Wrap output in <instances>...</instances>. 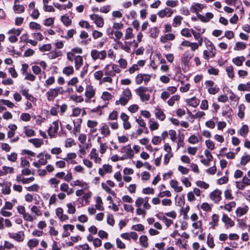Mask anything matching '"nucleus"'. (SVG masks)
<instances>
[{
    "mask_svg": "<svg viewBox=\"0 0 250 250\" xmlns=\"http://www.w3.org/2000/svg\"><path fill=\"white\" fill-rule=\"evenodd\" d=\"M148 91V88L145 86H140L135 90L136 94L138 95L142 102H146L149 101L150 99V95L146 92Z\"/></svg>",
    "mask_w": 250,
    "mask_h": 250,
    "instance_id": "obj_1",
    "label": "nucleus"
},
{
    "mask_svg": "<svg viewBox=\"0 0 250 250\" xmlns=\"http://www.w3.org/2000/svg\"><path fill=\"white\" fill-rule=\"evenodd\" d=\"M62 89V87H57L55 88L50 89L46 93L47 100L49 101H53L54 99L58 96L59 93L62 94L61 90Z\"/></svg>",
    "mask_w": 250,
    "mask_h": 250,
    "instance_id": "obj_2",
    "label": "nucleus"
},
{
    "mask_svg": "<svg viewBox=\"0 0 250 250\" xmlns=\"http://www.w3.org/2000/svg\"><path fill=\"white\" fill-rule=\"evenodd\" d=\"M91 56L93 60H96L98 59L104 60L106 57V52L105 50L99 51L96 49L92 50L90 53Z\"/></svg>",
    "mask_w": 250,
    "mask_h": 250,
    "instance_id": "obj_3",
    "label": "nucleus"
},
{
    "mask_svg": "<svg viewBox=\"0 0 250 250\" xmlns=\"http://www.w3.org/2000/svg\"><path fill=\"white\" fill-rule=\"evenodd\" d=\"M90 19L94 21L95 23L97 26L102 27L104 25L103 18L97 14H93L90 16Z\"/></svg>",
    "mask_w": 250,
    "mask_h": 250,
    "instance_id": "obj_4",
    "label": "nucleus"
},
{
    "mask_svg": "<svg viewBox=\"0 0 250 250\" xmlns=\"http://www.w3.org/2000/svg\"><path fill=\"white\" fill-rule=\"evenodd\" d=\"M9 237L15 239L19 242L22 241L24 239V233L22 231H19L17 233H8Z\"/></svg>",
    "mask_w": 250,
    "mask_h": 250,
    "instance_id": "obj_5",
    "label": "nucleus"
},
{
    "mask_svg": "<svg viewBox=\"0 0 250 250\" xmlns=\"http://www.w3.org/2000/svg\"><path fill=\"white\" fill-rule=\"evenodd\" d=\"M221 194L222 192L221 190L219 189H216L210 193V198L215 202H218L221 199Z\"/></svg>",
    "mask_w": 250,
    "mask_h": 250,
    "instance_id": "obj_6",
    "label": "nucleus"
},
{
    "mask_svg": "<svg viewBox=\"0 0 250 250\" xmlns=\"http://www.w3.org/2000/svg\"><path fill=\"white\" fill-rule=\"evenodd\" d=\"M173 14L172 9L169 8H166L164 9L159 11L157 15L160 18H163L165 17H169Z\"/></svg>",
    "mask_w": 250,
    "mask_h": 250,
    "instance_id": "obj_7",
    "label": "nucleus"
},
{
    "mask_svg": "<svg viewBox=\"0 0 250 250\" xmlns=\"http://www.w3.org/2000/svg\"><path fill=\"white\" fill-rule=\"evenodd\" d=\"M215 49V47L213 45L212 42H210V49L209 51L204 50L203 52V57L205 59L208 60L209 57L213 58L215 56V53L213 52Z\"/></svg>",
    "mask_w": 250,
    "mask_h": 250,
    "instance_id": "obj_8",
    "label": "nucleus"
},
{
    "mask_svg": "<svg viewBox=\"0 0 250 250\" xmlns=\"http://www.w3.org/2000/svg\"><path fill=\"white\" fill-rule=\"evenodd\" d=\"M95 95V90L92 85H89L86 87L85 96L89 99Z\"/></svg>",
    "mask_w": 250,
    "mask_h": 250,
    "instance_id": "obj_9",
    "label": "nucleus"
},
{
    "mask_svg": "<svg viewBox=\"0 0 250 250\" xmlns=\"http://www.w3.org/2000/svg\"><path fill=\"white\" fill-rule=\"evenodd\" d=\"M121 152L123 153H125V154H126L129 157V159H131L134 157L133 151L129 145L125 146H124L122 148Z\"/></svg>",
    "mask_w": 250,
    "mask_h": 250,
    "instance_id": "obj_10",
    "label": "nucleus"
},
{
    "mask_svg": "<svg viewBox=\"0 0 250 250\" xmlns=\"http://www.w3.org/2000/svg\"><path fill=\"white\" fill-rule=\"evenodd\" d=\"M75 67L76 70H79L83 64V59L81 56L78 55L74 58Z\"/></svg>",
    "mask_w": 250,
    "mask_h": 250,
    "instance_id": "obj_11",
    "label": "nucleus"
},
{
    "mask_svg": "<svg viewBox=\"0 0 250 250\" xmlns=\"http://www.w3.org/2000/svg\"><path fill=\"white\" fill-rule=\"evenodd\" d=\"M203 7L204 5L203 4L196 3L190 7V10L191 12H195L197 14V13H199V11H201L202 10Z\"/></svg>",
    "mask_w": 250,
    "mask_h": 250,
    "instance_id": "obj_12",
    "label": "nucleus"
},
{
    "mask_svg": "<svg viewBox=\"0 0 250 250\" xmlns=\"http://www.w3.org/2000/svg\"><path fill=\"white\" fill-rule=\"evenodd\" d=\"M53 124L54 125V127H50L48 131V133L51 137L54 136V134L57 133L59 129V125L57 122H54L53 123Z\"/></svg>",
    "mask_w": 250,
    "mask_h": 250,
    "instance_id": "obj_13",
    "label": "nucleus"
},
{
    "mask_svg": "<svg viewBox=\"0 0 250 250\" xmlns=\"http://www.w3.org/2000/svg\"><path fill=\"white\" fill-rule=\"evenodd\" d=\"M171 187L174 188V190L177 192H181L183 190L181 186H178V182L175 180H171L170 183Z\"/></svg>",
    "mask_w": 250,
    "mask_h": 250,
    "instance_id": "obj_14",
    "label": "nucleus"
},
{
    "mask_svg": "<svg viewBox=\"0 0 250 250\" xmlns=\"http://www.w3.org/2000/svg\"><path fill=\"white\" fill-rule=\"evenodd\" d=\"M3 186H2L3 188L1 189V192L2 194L4 195H9L10 194L11 190V185L10 183L8 184H2Z\"/></svg>",
    "mask_w": 250,
    "mask_h": 250,
    "instance_id": "obj_15",
    "label": "nucleus"
},
{
    "mask_svg": "<svg viewBox=\"0 0 250 250\" xmlns=\"http://www.w3.org/2000/svg\"><path fill=\"white\" fill-rule=\"evenodd\" d=\"M249 208L247 206H245L244 208H238L236 210V214L237 216L240 217L245 214L248 211Z\"/></svg>",
    "mask_w": 250,
    "mask_h": 250,
    "instance_id": "obj_16",
    "label": "nucleus"
},
{
    "mask_svg": "<svg viewBox=\"0 0 250 250\" xmlns=\"http://www.w3.org/2000/svg\"><path fill=\"white\" fill-rule=\"evenodd\" d=\"M222 220L226 225H229L230 227L234 225V222L226 214H224L223 215Z\"/></svg>",
    "mask_w": 250,
    "mask_h": 250,
    "instance_id": "obj_17",
    "label": "nucleus"
},
{
    "mask_svg": "<svg viewBox=\"0 0 250 250\" xmlns=\"http://www.w3.org/2000/svg\"><path fill=\"white\" fill-rule=\"evenodd\" d=\"M147 240L148 239L146 235L141 236L139 238L140 245L145 248H147L148 247Z\"/></svg>",
    "mask_w": 250,
    "mask_h": 250,
    "instance_id": "obj_18",
    "label": "nucleus"
},
{
    "mask_svg": "<svg viewBox=\"0 0 250 250\" xmlns=\"http://www.w3.org/2000/svg\"><path fill=\"white\" fill-rule=\"evenodd\" d=\"M110 64H107L105 65V66L104 68V73L105 75L106 76H109L111 77H114L115 76V73L112 70V68H110Z\"/></svg>",
    "mask_w": 250,
    "mask_h": 250,
    "instance_id": "obj_19",
    "label": "nucleus"
},
{
    "mask_svg": "<svg viewBox=\"0 0 250 250\" xmlns=\"http://www.w3.org/2000/svg\"><path fill=\"white\" fill-rule=\"evenodd\" d=\"M245 60V58L244 56L237 57L232 59V62L237 66H241L243 62Z\"/></svg>",
    "mask_w": 250,
    "mask_h": 250,
    "instance_id": "obj_20",
    "label": "nucleus"
},
{
    "mask_svg": "<svg viewBox=\"0 0 250 250\" xmlns=\"http://www.w3.org/2000/svg\"><path fill=\"white\" fill-rule=\"evenodd\" d=\"M187 102L193 107H196L200 103V100L195 97H192L187 100Z\"/></svg>",
    "mask_w": 250,
    "mask_h": 250,
    "instance_id": "obj_21",
    "label": "nucleus"
},
{
    "mask_svg": "<svg viewBox=\"0 0 250 250\" xmlns=\"http://www.w3.org/2000/svg\"><path fill=\"white\" fill-rule=\"evenodd\" d=\"M2 169L3 171L0 170V176L5 175L8 173H12L14 171V169L12 167L3 166Z\"/></svg>",
    "mask_w": 250,
    "mask_h": 250,
    "instance_id": "obj_22",
    "label": "nucleus"
},
{
    "mask_svg": "<svg viewBox=\"0 0 250 250\" xmlns=\"http://www.w3.org/2000/svg\"><path fill=\"white\" fill-rule=\"evenodd\" d=\"M29 142L33 144L36 147H40L43 144V141L38 138L30 139L29 140Z\"/></svg>",
    "mask_w": 250,
    "mask_h": 250,
    "instance_id": "obj_23",
    "label": "nucleus"
},
{
    "mask_svg": "<svg viewBox=\"0 0 250 250\" xmlns=\"http://www.w3.org/2000/svg\"><path fill=\"white\" fill-rule=\"evenodd\" d=\"M219 221V216L216 214H214L212 216V221L209 223V225L211 226L213 229L218 225Z\"/></svg>",
    "mask_w": 250,
    "mask_h": 250,
    "instance_id": "obj_24",
    "label": "nucleus"
},
{
    "mask_svg": "<svg viewBox=\"0 0 250 250\" xmlns=\"http://www.w3.org/2000/svg\"><path fill=\"white\" fill-rule=\"evenodd\" d=\"M101 130V133L104 135V137H106L110 134V131L107 125L104 124L102 126Z\"/></svg>",
    "mask_w": 250,
    "mask_h": 250,
    "instance_id": "obj_25",
    "label": "nucleus"
},
{
    "mask_svg": "<svg viewBox=\"0 0 250 250\" xmlns=\"http://www.w3.org/2000/svg\"><path fill=\"white\" fill-rule=\"evenodd\" d=\"M238 90L239 91H250V83H248L246 84L241 83L238 86Z\"/></svg>",
    "mask_w": 250,
    "mask_h": 250,
    "instance_id": "obj_26",
    "label": "nucleus"
},
{
    "mask_svg": "<svg viewBox=\"0 0 250 250\" xmlns=\"http://www.w3.org/2000/svg\"><path fill=\"white\" fill-rule=\"evenodd\" d=\"M155 115L157 118L162 121H164L166 118L165 114L164 113L162 110L160 108L156 109Z\"/></svg>",
    "mask_w": 250,
    "mask_h": 250,
    "instance_id": "obj_27",
    "label": "nucleus"
},
{
    "mask_svg": "<svg viewBox=\"0 0 250 250\" xmlns=\"http://www.w3.org/2000/svg\"><path fill=\"white\" fill-rule=\"evenodd\" d=\"M62 72L67 76L72 75L74 73V68L72 66L65 67L63 68Z\"/></svg>",
    "mask_w": 250,
    "mask_h": 250,
    "instance_id": "obj_28",
    "label": "nucleus"
},
{
    "mask_svg": "<svg viewBox=\"0 0 250 250\" xmlns=\"http://www.w3.org/2000/svg\"><path fill=\"white\" fill-rule=\"evenodd\" d=\"M249 131L248 126L246 125H243L239 130L240 135L246 137Z\"/></svg>",
    "mask_w": 250,
    "mask_h": 250,
    "instance_id": "obj_29",
    "label": "nucleus"
},
{
    "mask_svg": "<svg viewBox=\"0 0 250 250\" xmlns=\"http://www.w3.org/2000/svg\"><path fill=\"white\" fill-rule=\"evenodd\" d=\"M226 71L228 77L231 79H233L234 77V71L233 66L230 65L226 67Z\"/></svg>",
    "mask_w": 250,
    "mask_h": 250,
    "instance_id": "obj_30",
    "label": "nucleus"
},
{
    "mask_svg": "<svg viewBox=\"0 0 250 250\" xmlns=\"http://www.w3.org/2000/svg\"><path fill=\"white\" fill-rule=\"evenodd\" d=\"M62 52L61 51H53L50 52L49 57L51 59H55L59 56H62Z\"/></svg>",
    "mask_w": 250,
    "mask_h": 250,
    "instance_id": "obj_31",
    "label": "nucleus"
},
{
    "mask_svg": "<svg viewBox=\"0 0 250 250\" xmlns=\"http://www.w3.org/2000/svg\"><path fill=\"white\" fill-rule=\"evenodd\" d=\"M180 97L177 95L172 96L170 99L167 101V104L169 106H173L175 102L179 100Z\"/></svg>",
    "mask_w": 250,
    "mask_h": 250,
    "instance_id": "obj_32",
    "label": "nucleus"
},
{
    "mask_svg": "<svg viewBox=\"0 0 250 250\" xmlns=\"http://www.w3.org/2000/svg\"><path fill=\"white\" fill-rule=\"evenodd\" d=\"M238 109H239V110H238V112L237 114L238 116L241 119H243V118L244 117V111L245 109V105L243 104H241L239 105L238 106Z\"/></svg>",
    "mask_w": 250,
    "mask_h": 250,
    "instance_id": "obj_33",
    "label": "nucleus"
},
{
    "mask_svg": "<svg viewBox=\"0 0 250 250\" xmlns=\"http://www.w3.org/2000/svg\"><path fill=\"white\" fill-rule=\"evenodd\" d=\"M96 201L97 202V204L95 205L96 208L99 210H104V208L102 206V205L103 204L102 198L98 196Z\"/></svg>",
    "mask_w": 250,
    "mask_h": 250,
    "instance_id": "obj_34",
    "label": "nucleus"
},
{
    "mask_svg": "<svg viewBox=\"0 0 250 250\" xmlns=\"http://www.w3.org/2000/svg\"><path fill=\"white\" fill-rule=\"evenodd\" d=\"M14 10L17 13H22L24 11V7L22 5L14 4Z\"/></svg>",
    "mask_w": 250,
    "mask_h": 250,
    "instance_id": "obj_35",
    "label": "nucleus"
},
{
    "mask_svg": "<svg viewBox=\"0 0 250 250\" xmlns=\"http://www.w3.org/2000/svg\"><path fill=\"white\" fill-rule=\"evenodd\" d=\"M149 128L151 130H155L158 128L159 124L157 122L153 121V119H150L149 120Z\"/></svg>",
    "mask_w": 250,
    "mask_h": 250,
    "instance_id": "obj_36",
    "label": "nucleus"
},
{
    "mask_svg": "<svg viewBox=\"0 0 250 250\" xmlns=\"http://www.w3.org/2000/svg\"><path fill=\"white\" fill-rule=\"evenodd\" d=\"M134 35L132 34V29L131 28L126 29L125 35L124 37L125 40H128L133 38Z\"/></svg>",
    "mask_w": 250,
    "mask_h": 250,
    "instance_id": "obj_37",
    "label": "nucleus"
},
{
    "mask_svg": "<svg viewBox=\"0 0 250 250\" xmlns=\"http://www.w3.org/2000/svg\"><path fill=\"white\" fill-rule=\"evenodd\" d=\"M183 18L179 16H176L173 19V26L177 27L181 24V21Z\"/></svg>",
    "mask_w": 250,
    "mask_h": 250,
    "instance_id": "obj_38",
    "label": "nucleus"
},
{
    "mask_svg": "<svg viewBox=\"0 0 250 250\" xmlns=\"http://www.w3.org/2000/svg\"><path fill=\"white\" fill-rule=\"evenodd\" d=\"M128 101L129 99L127 98H125V97H122L119 100L116 101L115 104L116 105L120 104L122 105H125L127 104Z\"/></svg>",
    "mask_w": 250,
    "mask_h": 250,
    "instance_id": "obj_39",
    "label": "nucleus"
},
{
    "mask_svg": "<svg viewBox=\"0 0 250 250\" xmlns=\"http://www.w3.org/2000/svg\"><path fill=\"white\" fill-rule=\"evenodd\" d=\"M39 244V241L37 239H30L28 242L27 245L28 247L31 249L33 247L37 246Z\"/></svg>",
    "mask_w": 250,
    "mask_h": 250,
    "instance_id": "obj_40",
    "label": "nucleus"
},
{
    "mask_svg": "<svg viewBox=\"0 0 250 250\" xmlns=\"http://www.w3.org/2000/svg\"><path fill=\"white\" fill-rule=\"evenodd\" d=\"M62 22L66 25L68 26L71 23V20L69 18L65 15L62 16L61 17Z\"/></svg>",
    "mask_w": 250,
    "mask_h": 250,
    "instance_id": "obj_41",
    "label": "nucleus"
},
{
    "mask_svg": "<svg viewBox=\"0 0 250 250\" xmlns=\"http://www.w3.org/2000/svg\"><path fill=\"white\" fill-rule=\"evenodd\" d=\"M246 45L242 42H237L235 44V50H240L245 49Z\"/></svg>",
    "mask_w": 250,
    "mask_h": 250,
    "instance_id": "obj_42",
    "label": "nucleus"
},
{
    "mask_svg": "<svg viewBox=\"0 0 250 250\" xmlns=\"http://www.w3.org/2000/svg\"><path fill=\"white\" fill-rule=\"evenodd\" d=\"M0 104L5 105L9 108H12L14 106V104L13 103L7 100H0Z\"/></svg>",
    "mask_w": 250,
    "mask_h": 250,
    "instance_id": "obj_43",
    "label": "nucleus"
},
{
    "mask_svg": "<svg viewBox=\"0 0 250 250\" xmlns=\"http://www.w3.org/2000/svg\"><path fill=\"white\" fill-rule=\"evenodd\" d=\"M219 88L217 87L216 85L212 87L208 88V92L210 94L215 95L219 92Z\"/></svg>",
    "mask_w": 250,
    "mask_h": 250,
    "instance_id": "obj_44",
    "label": "nucleus"
},
{
    "mask_svg": "<svg viewBox=\"0 0 250 250\" xmlns=\"http://www.w3.org/2000/svg\"><path fill=\"white\" fill-rule=\"evenodd\" d=\"M196 184L198 187L204 189H207L209 187V185L204 181H198Z\"/></svg>",
    "mask_w": 250,
    "mask_h": 250,
    "instance_id": "obj_45",
    "label": "nucleus"
},
{
    "mask_svg": "<svg viewBox=\"0 0 250 250\" xmlns=\"http://www.w3.org/2000/svg\"><path fill=\"white\" fill-rule=\"evenodd\" d=\"M235 205L236 203L234 201H232L225 205V206L224 207V208L225 209L229 212L231 210V208H232L235 207Z\"/></svg>",
    "mask_w": 250,
    "mask_h": 250,
    "instance_id": "obj_46",
    "label": "nucleus"
},
{
    "mask_svg": "<svg viewBox=\"0 0 250 250\" xmlns=\"http://www.w3.org/2000/svg\"><path fill=\"white\" fill-rule=\"evenodd\" d=\"M67 207L68 208L67 212L69 214H74L76 211V208L75 205L70 203L67 204Z\"/></svg>",
    "mask_w": 250,
    "mask_h": 250,
    "instance_id": "obj_47",
    "label": "nucleus"
},
{
    "mask_svg": "<svg viewBox=\"0 0 250 250\" xmlns=\"http://www.w3.org/2000/svg\"><path fill=\"white\" fill-rule=\"evenodd\" d=\"M131 229L136 231H142L144 230L145 227L143 225L139 224L137 225H133L131 227Z\"/></svg>",
    "mask_w": 250,
    "mask_h": 250,
    "instance_id": "obj_48",
    "label": "nucleus"
},
{
    "mask_svg": "<svg viewBox=\"0 0 250 250\" xmlns=\"http://www.w3.org/2000/svg\"><path fill=\"white\" fill-rule=\"evenodd\" d=\"M28 91L27 89H23L21 91V92L22 95L25 96L27 100L32 101V99L34 98L32 95L28 93Z\"/></svg>",
    "mask_w": 250,
    "mask_h": 250,
    "instance_id": "obj_49",
    "label": "nucleus"
},
{
    "mask_svg": "<svg viewBox=\"0 0 250 250\" xmlns=\"http://www.w3.org/2000/svg\"><path fill=\"white\" fill-rule=\"evenodd\" d=\"M181 35L184 37H191V34L190 33V30L188 28L183 29L181 30Z\"/></svg>",
    "mask_w": 250,
    "mask_h": 250,
    "instance_id": "obj_50",
    "label": "nucleus"
},
{
    "mask_svg": "<svg viewBox=\"0 0 250 250\" xmlns=\"http://www.w3.org/2000/svg\"><path fill=\"white\" fill-rule=\"evenodd\" d=\"M250 161V156L249 155H246L245 156H243L241 160L240 164L242 165H245L247 163H248Z\"/></svg>",
    "mask_w": 250,
    "mask_h": 250,
    "instance_id": "obj_51",
    "label": "nucleus"
},
{
    "mask_svg": "<svg viewBox=\"0 0 250 250\" xmlns=\"http://www.w3.org/2000/svg\"><path fill=\"white\" fill-rule=\"evenodd\" d=\"M51 49V45L50 44H44L42 46L39 47V49L42 52L49 51Z\"/></svg>",
    "mask_w": 250,
    "mask_h": 250,
    "instance_id": "obj_52",
    "label": "nucleus"
},
{
    "mask_svg": "<svg viewBox=\"0 0 250 250\" xmlns=\"http://www.w3.org/2000/svg\"><path fill=\"white\" fill-rule=\"evenodd\" d=\"M21 119L25 122L29 121L31 119L30 115L27 113H23L21 114Z\"/></svg>",
    "mask_w": 250,
    "mask_h": 250,
    "instance_id": "obj_53",
    "label": "nucleus"
},
{
    "mask_svg": "<svg viewBox=\"0 0 250 250\" xmlns=\"http://www.w3.org/2000/svg\"><path fill=\"white\" fill-rule=\"evenodd\" d=\"M17 154L15 152H12L10 155L7 156V159L11 162H15L17 159Z\"/></svg>",
    "mask_w": 250,
    "mask_h": 250,
    "instance_id": "obj_54",
    "label": "nucleus"
},
{
    "mask_svg": "<svg viewBox=\"0 0 250 250\" xmlns=\"http://www.w3.org/2000/svg\"><path fill=\"white\" fill-rule=\"evenodd\" d=\"M123 95L125 98H127L128 99H130L132 98V94L129 88H127L124 90Z\"/></svg>",
    "mask_w": 250,
    "mask_h": 250,
    "instance_id": "obj_55",
    "label": "nucleus"
},
{
    "mask_svg": "<svg viewBox=\"0 0 250 250\" xmlns=\"http://www.w3.org/2000/svg\"><path fill=\"white\" fill-rule=\"evenodd\" d=\"M188 142L190 144H195L199 142V139L197 136L192 135L189 138Z\"/></svg>",
    "mask_w": 250,
    "mask_h": 250,
    "instance_id": "obj_56",
    "label": "nucleus"
},
{
    "mask_svg": "<svg viewBox=\"0 0 250 250\" xmlns=\"http://www.w3.org/2000/svg\"><path fill=\"white\" fill-rule=\"evenodd\" d=\"M150 36L152 38H156L158 35V30L156 27H153L150 30Z\"/></svg>",
    "mask_w": 250,
    "mask_h": 250,
    "instance_id": "obj_57",
    "label": "nucleus"
},
{
    "mask_svg": "<svg viewBox=\"0 0 250 250\" xmlns=\"http://www.w3.org/2000/svg\"><path fill=\"white\" fill-rule=\"evenodd\" d=\"M29 27L31 29H38L40 30L41 28V26L40 24L35 22H31L29 23Z\"/></svg>",
    "mask_w": 250,
    "mask_h": 250,
    "instance_id": "obj_58",
    "label": "nucleus"
},
{
    "mask_svg": "<svg viewBox=\"0 0 250 250\" xmlns=\"http://www.w3.org/2000/svg\"><path fill=\"white\" fill-rule=\"evenodd\" d=\"M98 122L93 120H88L87 122V126L89 128H94L97 126Z\"/></svg>",
    "mask_w": 250,
    "mask_h": 250,
    "instance_id": "obj_59",
    "label": "nucleus"
},
{
    "mask_svg": "<svg viewBox=\"0 0 250 250\" xmlns=\"http://www.w3.org/2000/svg\"><path fill=\"white\" fill-rule=\"evenodd\" d=\"M26 188L29 191H37L39 188V186L37 184H34Z\"/></svg>",
    "mask_w": 250,
    "mask_h": 250,
    "instance_id": "obj_60",
    "label": "nucleus"
},
{
    "mask_svg": "<svg viewBox=\"0 0 250 250\" xmlns=\"http://www.w3.org/2000/svg\"><path fill=\"white\" fill-rule=\"evenodd\" d=\"M207 244L208 246L211 248H213L215 245L214 244L213 237L210 236V234H209L208 236Z\"/></svg>",
    "mask_w": 250,
    "mask_h": 250,
    "instance_id": "obj_61",
    "label": "nucleus"
},
{
    "mask_svg": "<svg viewBox=\"0 0 250 250\" xmlns=\"http://www.w3.org/2000/svg\"><path fill=\"white\" fill-rule=\"evenodd\" d=\"M54 22V18H49L46 19L44 22V25L46 26H50L52 25Z\"/></svg>",
    "mask_w": 250,
    "mask_h": 250,
    "instance_id": "obj_62",
    "label": "nucleus"
},
{
    "mask_svg": "<svg viewBox=\"0 0 250 250\" xmlns=\"http://www.w3.org/2000/svg\"><path fill=\"white\" fill-rule=\"evenodd\" d=\"M143 74H139L137 75L135 78V82L137 84H141L143 81Z\"/></svg>",
    "mask_w": 250,
    "mask_h": 250,
    "instance_id": "obj_63",
    "label": "nucleus"
},
{
    "mask_svg": "<svg viewBox=\"0 0 250 250\" xmlns=\"http://www.w3.org/2000/svg\"><path fill=\"white\" fill-rule=\"evenodd\" d=\"M143 193L145 194H153L154 193V190L153 188L148 187L143 189Z\"/></svg>",
    "mask_w": 250,
    "mask_h": 250,
    "instance_id": "obj_64",
    "label": "nucleus"
}]
</instances>
